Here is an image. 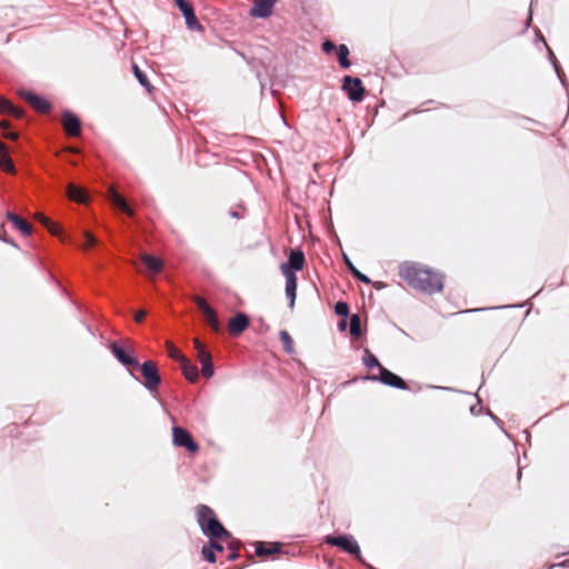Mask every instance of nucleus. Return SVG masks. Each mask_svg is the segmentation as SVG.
I'll use <instances>...</instances> for the list:
<instances>
[{"mask_svg":"<svg viewBox=\"0 0 569 569\" xmlns=\"http://www.w3.org/2000/svg\"><path fill=\"white\" fill-rule=\"evenodd\" d=\"M399 277L415 290L435 293L443 288L442 276L431 268L415 261H405L398 267Z\"/></svg>","mask_w":569,"mask_h":569,"instance_id":"obj_1","label":"nucleus"},{"mask_svg":"<svg viewBox=\"0 0 569 569\" xmlns=\"http://www.w3.org/2000/svg\"><path fill=\"white\" fill-rule=\"evenodd\" d=\"M197 522L202 532L210 539H231V533L218 520L216 512L207 505L194 508Z\"/></svg>","mask_w":569,"mask_h":569,"instance_id":"obj_2","label":"nucleus"},{"mask_svg":"<svg viewBox=\"0 0 569 569\" xmlns=\"http://www.w3.org/2000/svg\"><path fill=\"white\" fill-rule=\"evenodd\" d=\"M140 370L143 377L144 387L150 391L157 390L161 382V377L159 375L156 362L151 360L144 361L140 366Z\"/></svg>","mask_w":569,"mask_h":569,"instance_id":"obj_3","label":"nucleus"},{"mask_svg":"<svg viewBox=\"0 0 569 569\" xmlns=\"http://www.w3.org/2000/svg\"><path fill=\"white\" fill-rule=\"evenodd\" d=\"M172 442L177 447L186 448L191 453L199 450L198 443L192 439L189 431L181 427L172 428Z\"/></svg>","mask_w":569,"mask_h":569,"instance_id":"obj_4","label":"nucleus"},{"mask_svg":"<svg viewBox=\"0 0 569 569\" xmlns=\"http://www.w3.org/2000/svg\"><path fill=\"white\" fill-rule=\"evenodd\" d=\"M326 543L339 547L343 551H346L352 556H356V557L360 556V548H359L357 541L351 536H348V535L338 536V537L327 536Z\"/></svg>","mask_w":569,"mask_h":569,"instance_id":"obj_5","label":"nucleus"},{"mask_svg":"<svg viewBox=\"0 0 569 569\" xmlns=\"http://www.w3.org/2000/svg\"><path fill=\"white\" fill-rule=\"evenodd\" d=\"M342 89L348 94L349 99L359 102L365 97V88L362 81L359 78L346 76L343 78Z\"/></svg>","mask_w":569,"mask_h":569,"instance_id":"obj_6","label":"nucleus"},{"mask_svg":"<svg viewBox=\"0 0 569 569\" xmlns=\"http://www.w3.org/2000/svg\"><path fill=\"white\" fill-rule=\"evenodd\" d=\"M192 300L194 301V303L197 305L199 310L204 316V318H206L208 325L211 327V329L214 332H219L220 331V322H219V319H218L216 310L212 309L208 305V302L202 297H200V296H194L192 298Z\"/></svg>","mask_w":569,"mask_h":569,"instance_id":"obj_7","label":"nucleus"},{"mask_svg":"<svg viewBox=\"0 0 569 569\" xmlns=\"http://www.w3.org/2000/svg\"><path fill=\"white\" fill-rule=\"evenodd\" d=\"M368 379L380 380L382 383L398 388V389L405 390L408 388L407 382L402 378H400L399 376L389 371L385 367H380V376L379 377L372 376V377H368Z\"/></svg>","mask_w":569,"mask_h":569,"instance_id":"obj_8","label":"nucleus"},{"mask_svg":"<svg viewBox=\"0 0 569 569\" xmlns=\"http://www.w3.org/2000/svg\"><path fill=\"white\" fill-rule=\"evenodd\" d=\"M20 96L26 102H28L36 111L40 113H47L51 110V103L30 91H20Z\"/></svg>","mask_w":569,"mask_h":569,"instance_id":"obj_9","label":"nucleus"},{"mask_svg":"<svg viewBox=\"0 0 569 569\" xmlns=\"http://www.w3.org/2000/svg\"><path fill=\"white\" fill-rule=\"evenodd\" d=\"M61 123L67 134L72 137L80 136L81 122L73 113L66 111L62 113Z\"/></svg>","mask_w":569,"mask_h":569,"instance_id":"obj_10","label":"nucleus"},{"mask_svg":"<svg viewBox=\"0 0 569 569\" xmlns=\"http://www.w3.org/2000/svg\"><path fill=\"white\" fill-rule=\"evenodd\" d=\"M281 272L286 278V295L290 300V308L295 307L296 292H297V276L293 271H289V268H281Z\"/></svg>","mask_w":569,"mask_h":569,"instance_id":"obj_11","label":"nucleus"},{"mask_svg":"<svg viewBox=\"0 0 569 569\" xmlns=\"http://www.w3.org/2000/svg\"><path fill=\"white\" fill-rule=\"evenodd\" d=\"M277 0H254L250 9V16L256 18H268Z\"/></svg>","mask_w":569,"mask_h":569,"instance_id":"obj_12","label":"nucleus"},{"mask_svg":"<svg viewBox=\"0 0 569 569\" xmlns=\"http://www.w3.org/2000/svg\"><path fill=\"white\" fill-rule=\"evenodd\" d=\"M177 7L180 9L182 14L186 18V23L188 28L196 29L200 28V24L198 22V19L194 14L193 8L190 3H188L186 0H173Z\"/></svg>","mask_w":569,"mask_h":569,"instance_id":"obj_13","label":"nucleus"},{"mask_svg":"<svg viewBox=\"0 0 569 569\" xmlns=\"http://www.w3.org/2000/svg\"><path fill=\"white\" fill-rule=\"evenodd\" d=\"M249 327V318L244 313H238L230 318L228 322L229 333L232 336L241 335Z\"/></svg>","mask_w":569,"mask_h":569,"instance_id":"obj_14","label":"nucleus"},{"mask_svg":"<svg viewBox=\"0 0 569 569\" xmlns=\"http://www.w3.org/2000/svg\"><path fill=\"white\" fill-rule=\"evenodd\" d=\"M112 355L127 367H136L138 366V360L129 355L118 342H112L110 346Z\"/></svg>","mask_w":569,"mask_h":569,"instance_id":"obj_15","label":"nucleus"},{"mask_svg":"<svg viewBox=\"0 0 569 569\" xmlns=\"http://www.w3.org/2000/svg\"><path fill=\"white\" fill-rule=\"evenodd\" d=\"M108 199L114 207L119 208L121 211L127 213L129 217L134 216V211L128 206V203L126 202L123 197L120 196L116 191L114 187H112V186L109 187V189H108Z\"/></svg>","mask_w":569,"mask_h":569,"instance_id":"obj_16","label":"nucleus"},{"mask_svg":"<svg viewBox=\"0 0 569 569\" xmlns=\"http://www.w3.org/2000/svg\"><path fill=\"white\" fill-rule=\"evenodd\" d=\"M305 253L301 250H292L289 254L288 262L281 264V268H289V271H299L305 266Z\"/></svg>","mask_w":569,"mask_h":569,"instance_id":"obj_17","label":"nucleus"},{"mask_svg":"<svg viewBox=\"0 0 569 569\" xmlns=\"http://www.w3.org/2000/svg\"><path fill=\"white\" fill-rule=\"evenodd\" d=\"M198 361L201 363V373L206 378H211L213 376V363L212 357L209 351L200 350L197 352Z\"/></svg>","mask_w":569,"mask_h":569,"instance_id":"obj_18","label":"nucleus"},{"mask_svg":"<svg viewBox=\"0 0 569 569\" xmlns=\"http://www.w3.org/2000/svg\"><path fill=\"white\" fill-rule=\"evenodd\" d=\"M545 49L547 50V57H548V60L549 62L551 63L559 81L561 82V84L567 88V79H566V74L558 61V59L556 58L552 49L548 46V43H545Z\"/></svg>","mask_w":569,"mask_h":569,"instance_id":"obj_19","label":"nucleus"},{"mask_svg":"<svg viewBox=\"0 0 569 569\" xmlns=\"http://www.w3.org/2000/svg\"><path fill=\"white\" fill-rule=\"evenodd\" d=\"M281 543L279 542H262L256 543V555L259 557H268L280 551Z\"/></svg>","mask_w":569,"mask_h":569,"instance_id":"obj_20","label":"nucleus"},{"mask_svg":"<svg viewBox=\"0 0 569 569\" xmlns=\"http://www.w3.org/2000/svg\"><path fill=\"white\" fill-rule=\"evenodd\" d=\"M183 376L190 382H196L198 380L199 373L198 368L190 362L186 357L179 361Z\"/></svg>","mask_w":569,"mask_h":569,"instance_id":"obj_21","label":"nucleus"},{"mask_svg":"<svg viewBox=\"0 0 569 569\" xmlns=\"http://www.w3.org/2000/svg\"><path fill=\"white\" fill-rule=\"evenodd\" d=\"M7 218L13 223V226L20 230L24 236H29L32 232V226L13 212H8Z\"/></svg>","mask_w":569,"mask_h":569,"instance_id":"obj_22","label":"nucleus"},{"mask_svg":"<svg viewBox=\"0 0 569 569\" xmlns=\"http://www.w3.org/2000/svg\"><path fill=\"white\" fill-rule=\"evenodd\" d=\"M140 259L144 263L147 269L150 272H152V273H158L163 268L162 260L157 258V257H154V256H151V254H148V253H143V254H141Z\"/></svg>","mask_w":569,"mask_h":569,"instance_id":"obj_23","label":"nucleus"},{"mask_svg":"<svg viewBox=\"0 0 569 569\" xmlns=\"http://www.w3.org/2000/svg\"><path fill=\"white\" fill-rule=\"evenodd\" d=\"M68 197L70 198V200L79 203H84L87 201L86 191L72 183L68 186Z\"/></svg>","mask_w":569,"mask_h":569,"instance_id":"obj_24","label":"nucleus"},{"mask_svg":"<svg viewBox=\"0 0 569 569\" xmlns=\"http://www.w3.org/2000/svg\"><path fill=\"white\" fill-rule=\"evenodd\" d=\"M132 71L134 73V77L139 81V83L147 89L149 93H152L154 90L153 86L148 80L146 73L138 67V64L133 63Z\"/></svg>","mask_w":569,"mask_h":569,"instance_id":"obj_25","label":"nucleus"},{"mask_svg":"<svg viewBox=\"0 0 569 569\" xmlns=\"http://www.w3.org/2000/svg\"><path fill=\"white\" fill-rule=\"evenodd\" d=\"M279 337H280V341L283 346V350L288 355H293L296 352V349H295L293 339L291 338L289 332L287 330H281L279 333Z\"/></svg>","mask_w":569,"mask_h":569,"instance_id":"obj_26","label":"nucleus"},{"mask_svg":"<svg viewBox=\"0 0 569 569\" xmlns=\"http://www.w3.org/2000/svg\"><path fill=\"white\" fill-rule=\"evenodd\" d=\"M337 56H338L339 63L343 69H347L350 67L351 62L348 58L349 49L346 44H340L339 47H337Z\"/></svg>","mask_w":569,"mask_h":569,"instance_id":"obj_27","label":"nucleus"},{"mask_svg":"<svg viewBox=\"0 0 569 569\" xmlns=\"http://www.w3.org/2000/svg\"><path fill=\"white\" fill-rule=\"evenodd\" d=\"M0 169H2L6 172H9V173L16 172L14 164H13L11 158L9 157L8 151L0 153Z\"/></svg>","mask_w":569,"mask_h":569,"instance_id":"obj_28","label":"nucleus"},{"mask_svg":"<svg viewBox=\"0 0 569 569\" xmlns=\"http://www.w3.org/2000/svg\"><path fill=\"white\" fill-rule=\"evenodd\" d=\"M350 335L355 338H359L361 336V320L360 316L355 313L350 319Z\"/></svg>","mask_w":569,"mask_h":569,"instance_id":"obj_29","label":"nucleus"},{"mask_svg":"<svg viewBox=\"0 0 569 569\" xmlns=\"http://www.w3.org/2000/svg\"><path fill=\"white\" fill-rule=\"evenodd\" d=\"M345 260H346V263L349 268V270L351 271V273L353 274L355 278H357L358 280L365 282V283H370L371 280L363 273H361L352 263L351 261L345 257Z\"/></svg>","mask_w":569,"mask_h":569,"instance_id":"obj_30","label":"nucleus"},{"mask_svg":"<svg viewBox=\"0 0 569 569\" xmlns=\"http://www.w3.org/2000/svg\"><path fill=\"white\" fill-rule=\"evenodd\" d=\"M166 347H167V351H168V356L176 360V361H180L181 359L184 358V356L180 352V350H178L172 342L170 341H167L166 342Z\"/></svg>","mask_w":569,"mask_h":569,"instance_id":"obj_31","label":"nucleus"},{"mask_svg":"<svg viewBox=\"0 0 569 569\" xmlns=\"http://www.w3.org/2000/svg\"><path fill=\"white\" fill-rule=\"evenodd\" d=\"M363 361L368 368L378 367L380 369V367H382L380 365L379 360L377 359V357L375 355L370 353L369 351H366V357H365Z\"/></svg>","mask_w":569,"mask_h":569,"instance_id":"obj_32","label":"nucleus"},{"mask_svg":"<svg viewBox=\"0 0 569 569\" xmlns=\"http://www.w3.org/2000/svg\"><path fill=\"white\" fill-rule=\"evenodd\" d=\"M201 553L203 556V558L209 561V562H216L217 558H216V553L213 551L212 548H210L209 545H204L201 549Z\"/></svg>","mask_w":569,"mask_h":569,"instance_id":"obj_33","label":"nucleus"},{"mask_svg":"<svg viewBox=\"0 0 569 569\" xmlns=\"http://www.w3.org/2000/svg\"><path fill=\"white\" fill-rule=\"evenodd\" d=\"M335 310L337 315L346 317L349 313V306L347 302L339 301L336 303Z\"/></svg>","mask_w":569,"mask_h":569,"instance_id":"obj_34","label":"nucleus"},{"mask_svg":"<svg viewBox=\"0 0 569 569\" xmlns=\"http://www.w3.org/2000/svg\"><path fill=\"white\" fill-rule=\"evenodd\" d=\"M229 540L230 539H210L209 546H210V548L213 549L214 553L222 552L223 546L221 545L220 541H229Z\"/></svg>","mask_w":569,"mask_h":569,"instance_id":"obj_35","label":"nucleus"},{"mask_svg":"<svg viewBox=\"0 0 569 569\" xmlns=\"http://www.w3.org/2000/svg\"><path fill=\"white\" fill-rule=\"evenodd\" d=\"M46 228L48 229V231L52 234V236H57L59 237L62 241H64V238L62 237V233H61V230L60 228L53 223V222H49V224L46 226Z\"/></svg>","mask_w":569,"mask_h":569,"instance_id":"obj_36","label":"nucleus"},{"mask_svg":"<svg viewBox=\"0 0 569 569\" xmlns=\"http://www.w3.org/2000/svg\"><path fill=\"white\" fill-rule=\"evenodd\" d=\"M7 114H10L17 119H20L23 117V110L21 108H18L11 103V108L8 109Z\"/></svg>","mask_w":569,"mask_h":569,"instance_id":"obj_37","label":"nucleus"},{"mask_svg":"<svg viewBox=\"0 0 569 569\" xmlns=\"http://www.w3.org/2000/svg\"><path fill=\"white\" fill-rule=\"evenodd\" d=\"M11 108V102L3 97H0V113H7Z\"/></svg>","mask_w":569,"mask_h":569,"instance_id":"obj_38","label":"nucleus"},{"mask_svg":"<svg viewBox=\"0 0 569 569\" xmlns=\"http://www.w3.org/2000/svg\"><path fill=\"white\" fill-rule=\"evenodd\" d=\"M84 237L87 239V244H86V248L87 247H92L97 243V239L94 238V236L88 231L84 232Z\"/></svg>","mask_w":569,"mask_h":569,"instance_id":"obj_39","label":"nucleus"},{"mask_svg":"<svg viewBox=\"0 0 569 569\" xmlns=\"http://www.w3.org/2000/svg\"><path fill=\"white\" fill-rule=\"evenodd\" d=\"M322 49H323V51H325V52L329 53V52H331L333 49H337V48H336V46H335V43H333V42H331V41H325V42L322 43Z\"/></svg>","mask_w":569,"mask_h":569,"instance_id":"obj_40","label":"nucleus"},{"mask_svg":"<svg viewBox=\"0 0 569 569\" xmlns=\"http://www.w3.org/2000/svg\"><path fill=\"white\" fill-rule=\"evenodd\" d=\"M34 218H36L39 222H41V224H43L44 227H46L47 224H49V222H50V219H49V218H47V217H46L44 214H42V213H36V214H34Z\"/></svg>","mask_w":569,"mask_h":569,"instance_id":"obj_41","label":"nucleus"},{"mask_svg":"<svg viewBox=\"0 0 569 569\" xmlns=\"http://www.w3.org/2000/svg\"><path fill=\"white\" fill-rule=\"evenodd\" d=\"M146 316H147L146 310L137 311L136 315H134V321L139 323V322H141L146 318Z\"/></svg>","mask_w":569,"mask_h":569,"instance_id":"obj_42","label":"nucleus"},{"mask_svg":"<svg viewBox=\"0 0 569 569\" xmlns=\"http://www.w3.org/2000/svg\"><path fill=\"white\" fill-rule=\"evenodd\" d=\"M535 34L536 41H540L543 46L545 43H547L545 37L542 36L541 31L538 28L535 29Z\"/></svg>","mask_w":569,"mask_h":569,"instance_id":"obj_43","label":"nucleus"},{"mask_svg":"<svg viewBox=\"0 0 569 569\" xmlns=\"http://www.w3.org/2000/svg\"><path fill=\"white\" fill-rule=\"evenodd\" d=\"M193 346L197 352H199L200 350H206L203 343L198 338L193 339Z\"/></svg>","mask_w":569,"mask_h":569,"instance_id":"obj_44","label":"nucleus"},{"mask_svg":"<svg viewBox=\"0 0 569 569\" xmlns=\"http://www.w3.org/2000/svg\"><path fill=\"white\" fill-rule=\"evenodd\" d=\"M4 137L10 140H17L19 138V134L17 132H9L6 133Z\"/></svg>","mask_w":569,"mask_h":569,"instance_id":"obj_45","label":"nucleus"},{"mask_svg":"<svg viewBox=\"0 0 569 569\" xmlns=\"http://www.w3.org/2000/svg\"><path fill=\"white\" fill-rule=\"evenodd\" d=\"M521 307H522L521 305H506V306L500 305L499 309L502 310V309L521 308Z\"/></svg>","mask_w":569,"mask_h":569,"instance_id":"obj_46","label":"nucleus"},{"mask_svg":"<svg viewBox=\"0 0 569 569\" xmlns=\"http://www.w3.org/2000/svg\"><path fill=\"white\" fill-rule=\"evenodd\" d=\"M229 548L230 550H238L239 548V543L238 542H234V541H229Z\"/></svg>","mask_w":569,"mask_h":569,"instance_id":"obj_47","label":"nucleus"},{"mask_svg":"<svg viewBox=\"0 0 569 569\" xmlns=\"http://www.w3.org/2000/svg\"><path fill=\"white\" fill-rule=\"evenodd\" d=\"M237 557H238L237 551L236 550H231L229 556H228V560H234Z\"/></svg>","mask_w":569,"mask_h":569,"instance_id":"obj_48","label":"nucleus"},{"mask_svg":"<svg viewBox=\"0 0 569 569\" xmlns=\"http://www.w3.org/2000/svg\"><path fill=\"white\" fill-rule=\"evenodd\" d=\"M64 151L72 152V153H78L79 152V150L77 148H73V147H67L64 149Z\"/></svg>","mask_w":569,"mask_h":569,"instance_id":"obj_49","label":"nucleus"},{"mask_svg":"<svg viewBox=\"0 0 569 569\" xmlns=\"http://www.w3.org/2000/svg\"><path fill=\"white\" fill-rule=\"evenodd\" d=\"M4 151H8L7 146L0 140V153H3Z\"/></svg>","mask_w":569,"mask_h":569,"instance_id":"obj_50","label":"nucleus"},{"mask_svg":"<svg viewBox=\"0 0 569 569\" xmlns=\"http://www.w3.org/2000/svg\"><path fill=\"white\" fill-rule=\"evenodd\" d=\"M0 127L3 128V129H7L10 127V123L8 121H1L0 122Z\"/></svg>","mask_w":569,"mask_h":569,"instance_id":"obj_51","label":"nucleus"},{"mask_svg":"<svg viewBox=\"0 0 569 569\" xmlns=\"http://www.w3.org/2000/svg\"><path fill=\"white\" fill-rule=\"evenodd\" d=\"M531 14L528 17V19L526 20V23H525V29H528L530 27V23H531Z\"/></svg>","mask_w":569,"mask_h":569,"instance_id":"obj_52","label":"nucleus"},{"mask_svg":"<svg viewBox=\"0 0 569 569\" xmlns=\"http://www.w3.org/2000/svg\"><path fill=\"white\" fill-rule=\"evenodd\" d=\"M375 287H376L377 289H381V288H383V287H385V284H383L382 282H376V283H375Z\"/></svg>","mask_w":569,"mask_h":569,"instance_id":"obj_53","label":"nucleus"},{"mask_svg":"<svg viewBox=\"0 0 569 569\" xmlns=\"http://www.w3.org/2000/svg\"><path fill=\"white\" fill-rule=\"evenodd\" d=\"M525 120L529 121V122H532V123H538L536 120H533L532 118H527V117H523Z\"/></svg>","mask_w":569,"mask_h":569,"instance_id":"obj_54","label":"nucleus"},{"mask_svg":"<svg viewBox=\"0 0 569 569\" xmlns=\"http://www.w3.org/2000/svg\"><path fill=\"white\" fill-rule=\"evenodd\" d=\"M500 430L506 435L507 438H510V435L500 426Z\"/></svg>","mask_w":569,"mask_h":569,"instance_id":"obj_55","label":"nucleus"},{"mask_svg":"<svg viewBox=\"0 0 569 569\" xmlns=\"http://www.w3.org/2000/svg\"><path fill=\"white\" fill-rule=\"evenodd\" d=\"M520 477H521V470H520V468H519V469H518V479H520Z\"/></svg>","mask_w":569,"mask_h":569,"instance_id":"obj_56","label":"nucleus"}]
</instances>
